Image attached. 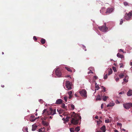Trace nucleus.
I'll use <instances>...</instances> for the list:
<instances>
[{"label":"nucleus","mask_w":132,"mask_h":132,"mask_svg":"<svg viewBox=\"0 0 132 132\" xmlns=\"http://www.w3.org/2000/svg\"><path fill=\"white\" fill-rule=\"evenodd\" d=\"M71 123L74 125H76L79 122V121L81 119L80 116L78 114L74 112H73L71 116Z\"/></svg>","instance_id":"nucleus-1"},{"label":"nucleus","mask_w":132,"mask_h":132,"mask_svg":"<svg viewBox=\"0 0 132 132\" xmlns=\"http://www.w3.org/2000/svg\"><path fill=\"white\" fill-rule=\"evenodd\" d=\"M79 93L82 97L85 98L87 97V92L85 89H82L80 90Z\"/></svg>","instance_id":"nucleus-2"},{"label":"nucleus","mask_w":132,"mask_h":132,"mask_svg":"<svg viewBox=\"0 0 132 132\" xmlns=\"http://www.w3.org/2000/svg\"><path fill=\"white\" fill-rule=\"evenodd\" d=\"M132 15V12L131 11L125 14L124 16L125 19L127 20H130L131 17Z\"/></svg>","instance_id":"nucleus-3"},{"label":"nucleus","mask_w":132,"mask_h":132,"mask_svg":"<svg viewBox=\"0 0 132 132\" xmlns=\"http://www.w3.org/2000/svg\"><path fill=\"white\" fill-rule=\"evenodd\" d=\"M47 114L48 115H53L56 114V109L50 108L49 110L47 111Z\"/></svg>","instance_id":"nucleus-4"},{"label":"nucleus","mask_w":132,"mask_h":132,"mask_svg":"<svg viewBox=\"0 0 132 132\" xmlns=\"http://www.w3.org/2000/svg\"><path fill=\"white\" fill-rule=\"evenodd\" d=\"M106 24L104 23V25L98 27V28L101 31L103 32H106L107 31L108 29V28L106 27Z\"/></svg>","instance_id":"nucleus-5"},{"label":"nucleus","mask_w":132,"mask_h":132,"mask_svg":"<svg viewBox=\"0 0 132 132\" xmlns=\"http://www.w3.org/2000/svg\"><path fill=\"white\" fill-rule=\"evenodd\" d=\"M65 85L68 90H70L72 89V88L71 87L72 84L69 81H66Z\"/></svg>","instance_id":"nucleus-6"},{"label":"nucleus","mask_w":132,"mask_h":132,"mask_svg":"<svg viewBox=\"0 0 132 132\" xmlns=\"http://www.w3.org/2000/svg\"><path fill=\"white\" fill-rule=\"evenodd\" d=\"M124 107L127 109H128L131 107H132V103H130L124 104H123Z\"/></svg>","instance_id":"nucleus-7"},{"label":"nucleus","mask_w":132,"mask_h":132,"mask_svg":"<svg viewBox=\"0 0 132 132\" xmlns=\"http://www.w3.org/2000/svg\"><path fill=\"white\" fill-rule=\"evenodd\" d=\"M55 73L56 76L59 77L61 75V72L59 69H57L55 70Z\"/></svg>","instance_id":"nucleus-8"},{"label":"nucleus","mask_w":132,"mask_h":132,"mask_svg":"<svg viewBox=\"0 0 132 132\" xmlns=\"http://www.w3.org/2000/svg\"><path fill=\"white\" fill-rule=\"evenodd\" d=\"M63 101L61 99H57L56 101L55 104H59L63 103Z\"/></svg>","instance_id":"nucleus-9"},{"label":"nucleus","mask_w":132,"mask_h":132,"mask_svg":"<svg viewBox=\"0 0 132 132\" xmlns=\"http://www.w3.org/2000/svg\"><path fill=\"white\" fill-rule=\"evenodd\" d=\"M113 9L112 8H108L107 9L105 13L106 14L112 12V11H113Z\"/></svg>","instance_id":"nucleus-10"},{"label":"nucleus","mask_w":132,"mask_h":132,"mask_svg":"<svg viewBox=\"0 0 132 132\" xmlns=\"http://www.w3.org/2000/svg\"><path fill=\"white\" fill-rule=\"evenodd\" d=\"M117 56L118 57L120 58L121 59H124V56L123 55H121L120 53H118L117 54Z\"/></svg>","instance_id":"nucleus-11"},{"label":"nucleus","mask_w":132,"mask_h":132,"mask_svg":"<svg viewBox=\"0 0 132 132\" xmlns=\"http://www.w3.org/2000/svg\"><path fill=\"white\" fill-rule=\"evenodd\" d=\"M105 129L106 127L105 125H103L101 128V130L103 132H105Z\"/></svg>","instance_id":"nucleus-12"},{"label":"nucleus","mask_w":132,"mask_h":132,"mask_svg":"<svg viewBox=\"0 0 132 132\" xmlns=\"http://www.w3.org/2000/svg\"><path fill=\"white\" fill-rule=\"evenodd\" d=\"M132 95V90H129L127 93V95L128 96H131Z\"/></svg>","instance_id":"nucleus-13"},{"label":"nucleus","mask_w":132,"mask_h":132,"mask_svg":"<svg viewBox=\"0 0 132 132\" xmlns=\"http://www.w3.org/2000/svg\"><path fill=\"white\" fill-rule=\"evenodd\" d=\"M61 107L63 109L67 110V107L65 106V104L63 103H61Z\"/></svg>","instance_id":"nucleus-14"},{"label":"nucleus","mask_w":132,"mask_h":132,"mask_svg":"<svg viewBox=\"0 0 132 132\" xmlns=\"http://www.w3.org/2000/svg\"><path fill=\"white\" fill-rule=\"evenodd\" d=\"M102 97L100 95H98L96 99V100H102Z\"/></svg>","instance_id":"nucleus-15"},{"label":"nucleus","mask_w":132,"mask_h":132,"mask_svg":"<svg viewBox=\"0 0 132 132\" xmlns=\"http://www.w3.org/2000/svg\"><path fill=\"white\" fill-rule=\"evenodd\" d=\"M68 94L69 95V98L70 99L72 96V93L71 91H70L68 92Z\"/></svg>","instance_id":"nucleus-16"},{"label":"nucleus","mask_w":132,"mask_h":132,"mask_svg":"<svg viewBox=\"0 0 132 132\" xmlns=\"http://www.w3.org/2000/svg\"><path fill=\"white\" fill-rule=\"evenodd\" d=\"M114 103H110L109 104L107 105V107H109V106H112L114 105Z\"/></svg>","instance_id":"nucleus-17"},{"label":"nucleus","mask_w":132,"mask_h":132,"mask_svg":"<svg viewBox=\"0 0 132 132\" xmlns=\"http://www.w3.org/2000/svg\"><path fill=\"white\" fill-rule=\"evenodd\" d=\"M37 127V126L36 125H32V130L33 131L35 130L36 129Z\"/></svg>","instance_id":"nucleus-18"},{"label":"nucleus","mask_w":132,"mask_h":132,"mask_svg":"<svg viewBox=\"0 0 132 132\" xmlns=\"http://www.w3.org/2000/svg\"><path fill=\"white\" fill-rule=\"evenodd\" d=\"M39 118V117L38 118H36L35 119H32L31 118H30L29 120L30 121L33 122L35 121V120L37 118Z\"/></svg>","instance_id":"nucleus-19"},{"label":"nucleus","mask_w":132,"mask_h":132,"mask_svg":"<svg viewBox=\"0 0 132 132\" xmlns=\"http://www.w3.org/2000/svg\"><path fill=\"white\" fill-rule=\"evenodd\" d=\"M80 130V127H76L75 129V131L76 132H78Z\"/></svg>","instance_id":"nucleus-20"},{"label":"nucleus","mask_w":132,"mask_h":132,"mask_svg":"<svg viewBox=\"0 0 132 132\" xmlns=\"http://www.w3.org/2000/svg\"><path fill=\"white\" fill-rule=\"evenodd\" d=\"M108 98L107 96H103L102 97V99L104 101H106V100L107 98Z\"/></svg>","instance_id":"nucleus-21"},{"label":"nucleus","mask_w":132,"mask_h":132,"mask_svg":"<svg viewBox=\"0 0 132 132\" xmlns=\"http://www.w3.org/2000/svg\"><path fill=\"white\" fill-rule=\"evenodd\" d=\"M40 42L42 44H44L45 43V40L44 39H41Z\"/></svg>","instance_id":"nucleus-22"},{"label":"nucleus","mask_w":132,"mask_h":132,"mask_svg":"<svg viewBox=\"0 0 132 132\" xmlns=\"http://www.w3.org/2000/svg\"><path fill=\"white\" fill-rule=\"evenodd\" d=\"M42 123L44 125L47 126L48 125V123L47 122H46L44 121H42Z\"/></svg>","instance_id":"nucleus-23"},{"label":"nucleus","mask_w":132,"mask_h":132,"mask_svg":"<svg viewBox=\"0 0 132 132\" xmlns=\"http://www.w3.org/2000/svg\"><path fill=\"white\" fill-rule=\"evenodd\" d=\"M112 72V71L111 69H109V72H108V75H109L111 74Z\"/></svg>","instance_id":"nucleus-24"},{"label":"nucleus","mask_w":132,"mask_h":132,"mask_svg":"<svg viewBox=\"0 0 132 132\" xmlns=\"http://www.w3.org/2000/svg\"><path fill=\"white\" fill-rule=\"evenodd\" d=\"M119 76L120 78H123L124 75L123 73H121Z\"/></svg>","instance_id":"nucleus-25"},{"label":"nucleus","mask_w":132,"mask_h":132,"mask_svg":"<svg viewBox=\"0 0 132 132\" xmlns=\"http://www.w3.org/2000/svg\"><path fill=\"white\" fill-rule=\"evenodd\" d=\"M65 68L66 70H68V71H69L70 72H71L72 71L71 69H70L68 67H65Z\"/></svg>","instance_id":"nucleus-26"},{"label":"nucleus","mask_w":132,"mask_h":132,"mask_svg":"<svg viewBox=\"0 0 132 132\" xmlns=\"http://www.w3.org/2000/svg\"><path fill=\"white\" fill-rule=\"evenodd\" d=\"M70 105L71 106V108L72 110H73L75 109V106L73 104H71Z\"/></svg>","instance_id":"nucleus-27"},{"label":"nucleus","mask_w":132,"mask_h":132,"mask_svg":"<svg viewBox=\"0 0 132 132\" xmlns=\"http://www.w3.org/2000/svg\"><path fill=\"white\" fill-rule=\"evenodd\" d=\"M47 110L46 109H45L43 111V114H45V113H46L47 112Z\"/></svg>","instance_id":"nucleus-28"},{"label":"nucleus","mask_w":132,"mask_h":132,"mask_svg":"<svg viewBox=\"0 0 132 132\" xmlns=\"http://www.w3.org/2000/svg\"><path fill=\"white\" fill-rule=\"evenodd\" d=\"M70 129L71 132H75L74 128H71Z\"/></svg>","instance_id":"nucleus-29"},{"label":"nucleus","mask_w":132,"mask_h":132,"mask_svg":"<svg viewBox=\"0 0 132 132\" xmlns=\"http://www.w3.org/2000/svg\"><path fill=\"white\" fill-rule=\"evenodd\" d=\"M105 122L106 123H109L110 122V120L109 119H107L105 120Z\"/></svg>","instance_id":"nucleus-30"},{"label":"nucleus","mask_w":132,"mask_h":132,"mask_svg":"<svg viewBox=\"0 0 132 132\" xmlns=\"http://www.w3.org/2000/svg\"><path fill=\"white\" fill-rule=\"evenodd\" d=\"M112 69L114 72H116L117 71L116 68L115 67H113Z\"/></svg>","instance_id":"nucleus-31"},{"label":"nucleus","mask_w":132,"mask_h":132,"mask_svg":"<svg viewBox=\"0 0 132 132\" xmlns=\"http://www.w3.org/2000/svg\"><path fill=\"white\" fill-rule=\"evenodd\" d=\"M107 78H108L107 74L106 73L104 75V79H107Z\"/></svg>","instance_id":"nucleus-32"},{"label":"nucleus","mask_w":132,"mask_h":132,"mask_svg":"<svg viewBox=\"0 0 132 132\" xmlns=\"http://www.w3.org/2000/svg\"><path fill=\"white\" fill-rule=\"evenodd\" d=\"M67 97L66 96H64V100H65V102H67Z\"/></svg>","instance_id":"nucleus-33"},{"label":"nucleus","mask_w":132,"mask_h":132,"mask_svg":"<svg viewBox=\"0 0 132 132\" xmlns=\"http://www.w3.org/2000/svg\"><path fill=\"white\" fill-rule=\"evenodd\" d=\"M96 121L98 125H99L102 122L101 121Z\"/></svg>","instance_id":"nucleus-34"},{"label":"nucleus","mask_w":132,"mask_h":132,"mask_svg":"<svg viewBox=\"0 0 132 132\" xmlns=\"http://www.w3.org/2000/svg\"><path fill=\"white\" fill-rule=\"evenodd\" d=\"M124 5L125 6H127L128 5V3L126 2H125L123 3Z\"/></svg>","instance_id":"nucleus-35"},{"label":"nucleus","mask_w":132,"mask_h":132,"mask_svg":"<svg viewBox=\"0 0 132 132\" xmlns=\"http://www.w3.org/2000/svg\"><path fill=\"white\" fill-rule=\"evenodd\" d=\"M39 101L41 103H43V101L42 99H39Z\"/></svg>","instance_id":"nucleus-36"},{"label":"nucleus","mask_w":132,"mask_h":132,"mask_svg":"<svg viewBox=\"0 0 132 132\" xmlns=\"http://www.w3.org/2000/svg\"><path fill=\"white\" fill-rule=\"evenodd\" d=\"M42 129H43L41 128L39 129V132H45L44 131H42Z\"/></svg>","instance_id":"nucleus-37"},{"label":"nucleus","mask_w":132,"mask_h":132,"mask_svg":"<svg viewBox=\"0 0 132 132\" xmlns=\"http://www.w3.org/2000/svg\"><path fill=\"white\" fill-rule=\"evenodd\" d=\"M123 81H124L125 82H128V80H127L126 79V78H124L123 79Z\"/></svg>","instance_id":"nucleus-38"},{"label":"nucleus","mask_w":132,"mask_h":132,"mask_svg":"<svg viewBox=\"0 0 132 132\" xmlns=\"http://www.w3.org/2000/svg\"><path fill=\"white\" fill-rule=\"evenodd\" d=\"M33 39L35 40V41H36L37 39L36 37L35 36H34Z\"/></svg>","instance_id":"nucleus-39"},{"label":"nucleus","mask_w":132,"mask_h":132,"mask_svg":"<svg viewBox=\"0 0 132 132\" xmlns=\"http://www.w3.org/2000/svg\"><path fill=\"white\" fill-rule=\"evenodd\" d=\"M95 87L97 90H98L99 88V87L98 86V85L96 86Z\"/></svg>","instance_id":"nucleus-40"},{"label":"nucleus","mask_w":132,"mask_h":132,"mask_svg":"<svg viewBox=\"0 0 132 132\" xmlns=\"http://www.w3.org/2000/svg\"><path fill=\"white\" fill-rule=\"evenodd\" d=\"M90 73H93V72L91 70H90V71H89L88 72V74H89Z\"/></svg>","instance_id":"nucleus-41"},{"label":"nucleus","mask_w":132,"mask_h":132,"mask_svg":"<svg viewBox=\"0 0 132 132\" xmlns=\"http://www.w3.org/2000/svg\"><path fill=\"white\" fill-rule=\"evenodd\" d=\"M25 131H26V132H28V128L27 127L26 128L24 129Z\"/></svg>","instance_id":"nucleus-42"},{"label":"nucleus","mask_w":132,"mask_h":132,"mask_svg":"<svg viewBox=\"0 0 132 132\" xmlns=\"http://www.w3.org/2000/svg\"><path fill=\"white\" fill-rule=\"evenodd\" d=\"M30 118H31L32 119H35V117L34 116H31L30 117Z\"/></svg>","instance_id":"nucleus-43"},{"label":"nucleus","mask_w":132,"mask_h":132,"mask_svg":"<svg viewBox=\"0 0 132 132\" xmlns=\"http://www.w3.org/2000/svg\"><path fill=\"white\" fill-rule=\"evenodd\" d=\"M123 23V21L122 20V19H121V20L120 21V24H121Z\"/></svg>","instance_id":"nucleus-44"},{"label":"nucleus","mask_w":132,"mask_h":132,"mask_svg":"<svg viewBox=\"0 0 132 132\" xmlns=\"http://www.w3.org/2000/svg\"><path fill=\"white\" fill-rule=\"evenodd\" d=\"M119 52H120V51H121L123 53H124V52H123V50L122 49H120L119 50Z\"/></svg>","instance_id":"nucleus-45"},{"label":"nucleus","mask_w":132,"mask_h":132,"mask_svg":"<svg viewBox=\"0 0 132 132\" xmlns=\"http://www.w3.org/2000/svg\"><path fill=\"white\" fill-rule=\"evenodd\" d=\"M83 49L85 50V51H86V47L85 46H83Z\"/></svg>","instance_id":"nucleus-46"},{"label":"nucleus","mask_w":132,"mask_h":132,"mask_svg":"<svg viewBox=\"0 0 132 132\" xmlns=\"http://www.w3.org/2000/svg\"><path fill=\"white\" fill-rule=\"evenodd\" d=\"M94 78L96 79H97V78H98V77L96 76H94Z\"/></svg>","instance_id":"nucleus-47"},{"label":"nucleus","mask_w":132,"mask_h":132,"mask_svg":"<svg viewBox=\"0 0 132 132\" xmlns=\"http://www.w3.org/2000/svg\"><path fill=\"white\" fill-rule=\"evenodd\" d=\"M103 90L104 92H105L106 91V88L105 87H104Z\"/></svg>","instance_id":"nucleus-48"},{"label":"nucleus","mask_w":132,"mask_h":132,"mask_svg":"<svg viewBox=\"0 0 132 132\" xmlns=\"http://www.w3.org/2000/svg\"><path fill=\"white\" fill-rule=\"evenodd\" d=\"M116 81H117L119 80V78H117L116 79Z\"/></svg>","instance_id":"nucleus-49"},{"label":"nucleus","mask_w":132,"mask_h":132,"mask_svg":"<svg viewBox=\"0 0 132 132\" xmlns=\"http://www.w3.org/2000/svg\"><path fill=\"white\" fill-rule=\"evenodd\" d=\"M95 118L96 119H98V117L97 116H96V117H95Z\"/></svg>","instance_id":"nucleus-50"},{"label":"nucleus","mask_w":132,"mask_h":132,"mask_svg":"<svg viewBox=\"0 0 132 132\" xmlns=\"http://www.w3.org/2000/svg\"><path fill=\"white\" fill-rule=\"evenodd\" d=\"M103 104H102L101 105V108L102 109H103Z\"/></svg>","instance_id":"nucleus-51"},{"label":"nucleus","mask_w":132,"mask_h":132,"mask_svg":"<svg viewBox=\"0 0 132 132\" xmlns=\"http://www.w3.org/2000/svg\"><path fill=\"white\" fill-rule=\"evenodd\" d=\"M114 132H119L118 131V130L117 129H115L114 130Z\"/></svg>","instance_id":"nucleus-52"},{"label":"nucleus","mask_w":132,"mask_h":132,"mask_svg":"<svg viewBox=\"0 0 132 132\" xmlns=\"http://www.w3.org/2000/svg\"><path fill=\"white\" fill-rule=\"evenodd\" d=\"M123 93V92H120L119 93V94H122Z\"/></svg>","instance_id":"nucleus-53"},{"label":"nucleus","mask_w":132,"mask_h":132,"mask_svg":"<svg viewBox=\"0 0 132 132\" xmlns=\"http://www.w3.org/2000/svg\"><path fill=\"white\" fill-rule=\"evenodd\" d=\"M118 125H120L121 126H122V124L121 123H118Z\"/></svg>","instance_id":"nucleus-54"},{"label":"nucleus","mask_w":132,"mask_h":132,"mask_svg":"<svg viewBox=\"0 0 132 132\" xmlns=\"http://www.w3.org/2000/svg\"><path fill=\"white\" fill-rule=\"evenodd\" d=\"M1 87H4V85H1Z\"/></svg>","instance_id":"nucleus-55"},{"label":"nucleus","mask_w":132,"mask_h":132,"mask_svg":"<svg viewBox=\"0 0 132 132\" xmlns=\"http://www.w3.org/2000/svg\"><path fill=\"white\" fill-rule=\"evenodd\" d=\"M70 75H67L66 77L68 78V77H70Z\"/></svg>","instance_id":"nucleus-56"},{"label":"nucleus","mask_w":132,"mask_h":132,"mask_svg":"<svg viewBox=\"0 0 132 132\" xmlns=\"http://www.w3.org/2000/svg\"><path fill=\"white\" fill-rule=\"evenodd\" d=\"M75 95L76 97H77V94H75Z\"/></svg>","instance_id":"nucleus-57"},{"label":"nucleus","mask_w":132,"mask_h":132,"mask_svg":"<svg viewBox=\"0 0 132 132\" xmlns=\"http://www.w3.org/2000/svg\"><path fill=\"white\" fill-rule=\"evenodd\" d=\"M130 65L131 66H132V62H130Z\"/></svg>","instance_id":"nucleus-58"},{"label":"nucleus","mask_w":132,"mask_h":132,"mask_svg":"<svg viewBox=\"0 0 132 132\" xmlns=\"http://www.w3.org/2000/svg\"><path fill=\"white\" fill-rule=\"evenodd\" d=\"M97 132H103L101 131H97Z\"/></svg>","instance_id":"nucleus-59"},{"label":"nucleus","mask_w":132,"mask_h":132,"mask_svg":"<svg viewBox=\"0 0 132 132\" xmlns=\"http://www.w3.org/2000/svg\"><path fill=\"white\" fill-rule=\"evenodd\" d=\"M122 66V65H121L120 66V68H121Z\"/></svg>","instance_id":"nucleus-60"},{"label":"nucleus","mask_w":132,"mask_h":132,"mask_svg":"<svg viewBox=\"0 0 132 132\" xmlns=\"http://www.w3.org/2000/svg\"><path fill=\"white\" fill-rule=\"evenodd\" d=\"M50 118L52 119V117H51V116H50Z\"/></svg>","instance_id":"nucleus-61"},{"label":"nucleus","mask_w":132,"mask_h":132,"mask_svg":"<svg viewBox=\"0 0 132 132\" xmlns=\"http://www.w3.org/2000/svg\"><path fill=\"white\" fill-rule=\"evenodd\" d=\"M68 119H69L70 118V117H67Z\"/></svg>","instance_id":"nucleus-62"},{"label":"nucleus","mask_w":132,"mask_h":132,"mask_svg":"<svg viewBox=\"0 0 132 132\" xmlns=\"http://www.w3.org/2000/svg\"><path fill=\"white\" fill-rule=\"evenodd\" d=\"M4 54V52H2V54Z\"/></svg>","instance_id":"nucleus-63"},{"label":"nucleus","mask_w":132,"mask_h":132,"mask_svg":"<svg viewBox=\"0 0 132 132\" xmlns=\"http://www.w3.org/2000/svg\"><path fill=\"white\" fill-rule=\"evenodd\" d=\"M37 113L35 114V115H36V116H37Z\"/></svg>","instance_id":"nucleus-64"}]
</instances>
